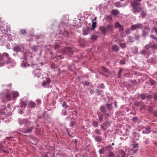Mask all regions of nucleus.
Masks as SVG:
<instances>
[{
    "mask_svg": "<svg viewBox=\"0 0 157 157\" xmlns=\"http://www.w3.org/2000/svg\"><path fill=\"white\" fill-rule=\"evenodd\" d=\"M120 63L121 64H125V60L124 59L121 60L120 61Z\"/></svg>",
    "mask_w": 157,
    "mask_h": 157,
    "instance_id": "obj_49",
    "label": "nucleus"
},
{
    "mask_svg": "<svg viewBox=\"0 0 157 157\" xmlns=\"http://www.w3.org/2000/svg\"><path fill=\"white\" fill-rule=\"evenodd\" d=\"M95 139L96 141L99 142L101 140V138L100 136H97L95 138Z\"/></svg>",
    "mask_w": 157,
    "mask_h": 157,
    "instance_id": "obj_29",
    "label": "nucleus"
},
{
    "mask_svg": "<svg viewBox=\"0 0 157 157\" xmlns=\"http://www.w3.org/2000/svg\"><path fill=\"white\" fill-rule=\"evenodd\" d=\"M59 48V45L57 44H55L54 46V49H55L57 50Z\"/></svg>",
    "mask_w": 157,
    "mask_h": 157,
    "instance_id": "obj_40",
    "label": "nucleus"
},
{
    "mask_svg": "<svg viewBox=\"0 0 157 157\" xmlns=\"http://www.w3.org/2000/svg\"><path fill=\"white\" fill-rule=\"evenodd\" d=\"M33 128H29L27 129V130H25V131H23V132L25 133L26 132H31L33 129Z\"/></svg>",
    "mask_w": 157,
    "mask_h": 157,
    "instance_id": "obj_22",
    "label": "nucleus"
},
{
    "mask_svg": "<svg viewBox=\"0 0 157 157\" xmlns=\"http://www.w3.org/2000/svg\"><path fill=\"white\" fill-rule=\"evenodd\" d=\"M62 106L64 108H66L67 107V105L66 104V103L64 102H63L62 104Z\"/></svg>",
    "mask_w": 157,
    "mask_h": 157,
    "instance_id": "obj_58",
    "label": "nucleus"
},
{
    "mask_svg": "<svg viewBox=\"0 0 157 157\" xmlns=\"http://www.w3.org/2000/svg\"><path fill=\"white\" fill-rule=\"evenodd\" d=\"M102 70L103 71H104V72H106L107 73H108V69L105 68V67H102Z\"/></svg>",
    "mask_w": 157,
    "mask_h": 157,
    "instance_id": "obj_39",
    "label": "nucleus"
},
{
    "mask_svg": "<svg viewBox=\"0 0 157 157\" xmlns=\"http://www.w3.org/2000/svg\"><path fill=\"white\" fill-rule=\"evenodd\" d=\"M92 125L94 127H96L98 125V122L96 121H93L92 123Z\"/></svg>",
    "mask_w": 157,
    "mask_h": 157,
    "instance_id": "obj_28",
    "label": "nucleus"
},
{
    "mask_svg": "<svg viewBox=\"0 0 157 157\" xmlns=\"http://www.w3.org/2000/svg\"><path fill=\"white\" fill-rule=\"evenodd\" d=\"M89 85V82L88 81H86L85 82L84 85V86H88Z\"/></svg>",
    "mask_w": 157,
    "mask_h": 157,
    "instance_id": "obj_57",
    "label": "nucleus"
},
{
    "mask_svg": "<svg viewBox=\"0 0 157 157\" xmlns=\"http://www.w3.org/2000/svg\"><path fill=\"white\" fill-rule=\"evenodd\" d=\"M100 110L103 113H105L106 112V110L104 107L101 106L100 108Z\"/></svg>",
    "mask_w": 157,
    "mask_h": 157,
    "instance_id": "obj_26",
    "label": "nucleus"
},
{
    "mask_svg": "<svg viewBox=\"0 0 157 157\" xmlns=\"http://www.w3.org/2000/svg\"><path fill=\"white\" fill-rule=\"evenodd\" d=\"M122 70L121 69H120L118 72V77L120 78L121 77V74L122 73Z\"/></svg>",
    "mask_w": 157,
    "mask_h": 157,
    "instance_id": "obj_42",
    "label": "nucleus"
},
{
    "mask_svg": "<svg viewBox=\"0 0 157 157\" xmlns=\"http://www.w3.org/2000/svg\"><path fill=\"white\" fill-rule=\"evenodd\" d=\"M151 132L150 128H145L142 131L143 133L145 134H149Z\"/></svg>",
    "mask_w": 157,
    "mask_h": 157,
    "instance_id": "obj_14",
    "label": "nucleus"
},
{
    "mask_svg": "<svg viewBox=\"0 0 157 157\" xmlns=\"http://www.w3.org/2000/svg\"><path fill=\"white\" fill-rule=\"evenodd\" d=\"M91 38L94 40H96L97 38V36L95 35H92Z\"/></svg>",
    "mask_w": 157,
    "mask_h": 157,
    "instance_id": "obj_52",
    "label": "nucleus"
},
{
    "mask_svg": "<svg viewBox=\"0 0 157 157\" xmlns=\"http://www.w3.org/2000/svg\"><path fill=\"white\" fill-rule=\"evenodd\" d=\"M67 50L69 51V52H70V54L72 52V50L70 48H68L67 49Z\"/></svg>",
    "mask_w": 157,
    "mask_h": 157,
    "instance_id": "obj_61",
    "label": "nucleus"
},
{
    "mask_svg": "<svg viewBox=\"0 0 157 157\" xmlns=\"http://www.w3.org/2000/svg\"><path fill=\"white\" fill-rule=\"evenodd\" d=\"M50 82L51 80L49 78H46L45 80L43 81L42 83V86L44 87H47Z\"/></svg>",
    "mask_w": 157,
    "mask_h": 157,
    "instance_id": "obj_4",
    "label": "nucleus"
},
{
    "mask_svg": "<svg viewBox=\"0 0 157 157\" xmlns=\"http://www.w3.org/2000/svg\"><path fill=\"white\" fill-rule=\"evenodd\" d=\"M133 146V148L131 150V151H132V154L135 153L138 149V145L137 144H132Z\"/></svg>",
    "mask_w": 157,
    "mask_h": 157,
    "instance_id": "obj_7",
    "label": "nucleus"
},
{
    "mask_svg": "<svg viewBox=\"0 0 157 157\" xmlns=\"http://www.w3.org/2000/svg\"><path fill=\"white\" fill-rule=\"evenodd\" d=\"M114 155V154L113 152H111L108 154V157H113Z\"/></svg>",
    "mask_w": 157,
    "mask_h": 157,
    "instance_id": "obj_46",
    "label": "nucleus"
},
{
    "mask_svg": "<svg viewBox=\"0 0 157 157\" xmlns=\"http://www.w3.org/2000/svg\"><path fill=\"white\" fill-rule=\"evenodd\" d=\"M28 104L29 107L31 108H35L36 105V104L35 102L31 101H29Z\"/></svg>",
    "mask_w": 157,
    "mask_h": 157,
    "instance_id": "obj_10",
    "label": "nucleus"
},
{
    "mask_svg": "<svg viewBox=\"0 0 157 157\" xmlns=\"http://www.w3.org/2000/svg\"><path fill=\"white\" fill-rule=\"evenodd\" d=\"M106 28L108 32H112L114 30L113 26L111 25H107Z\"/></svg>",
    "mask_w": 157,
    "mask_h": 157,
    "instance_id": "obj_13",
    "label": "nucleus"
},
{
    "mask_svg": "<svg viewBox=\"0 0 157 157\" xmlns=\"http://www.w3.org/2000/svg\"><path fill=\"white\" fill-rule=\"evenodd\" d=\"M135 37L136 39V40H138L140 37V36L138 35H136V34L135 35Z\"/></svg>",
    "mask_w": 157,
    "mask_h": 157,
    "instance_id": "obj_60",
    "label": "nucleus"
},
{
    "mask_svg": "<svg viewBox=\"0 0 157 157\" xmlns=\"http://www.w3.org/2000/svg\"><path fill=\"white\" fill-rule=\"evenodd\" d=\"M132 11L135 13H136L139 12L138 8L136 7H132Z\"/></svg>",
    "mask_w": 157,
    "mask_h": 157,
    "instance_id": "obj_19",
    "label": "nucleus"
},
{
    "mask_svg": "<svg viewBox=\"0 0 157 157\" xmlns=\"http://www.w3.org/2000/svg\"><path fill=\"white\" fill-rule=\"evenodd\" d=\"M112 48L113 51L117 52L119 50V47L116 45L113 46Z\"/></svg>",
    "mask_w": 157,
    "mask_h": 157,
    "instance_id": "obj_15",
    "label": "nucleus"
},
{
    "mask_svg": "<svg viewBox=\"0 0 157 157\" xmlns=\"http://www.w3.org/2000/svg\"><path fill=\"white\" fill-rule=\"evenodd\" d=\"M107 107L109 110H110L112 108V105L110 104H106Z\"/></svg>",
    "mask_w": 157,
    "mask_h": 157,
    "instance_id": "obj_32",
    "label": "nucleus"
},
{
    "mask_svg": "<svg viewBox=\"0 0 157 157\" xmlns=\"http://www.w3.org/2000/svg\"><path fill=\"white\" fill-rule=\"evenodd\" d=\"M140 53L141 55H145L146 53V51H145L144 50H143L140 51Z\"/></svg>",
    "mask_w": 157,
    "mask_h": 157,
    "instance_id": "obj_43",
    "label": "nucleus"
},
{
    "mask_svg": "<svg viewBox=\"0 0 157 157\" xmlns=\"http://www.w3.org/2000/svg\"><path fill=\"white\" fill-rule=\"evenodd\" d=\"M13 95L14 98H16L18 96L19 93L17 91H14L13 92Z\"/></svg>",
    "mask_w": 157,
    "mask_h": 157,
    "instance_id": "obj_21",
    "label": "nucleus"
},
{
    "mask_svg": "<svg viewBox=\"0 0 157 157\" xmlns=\"http://www.w3.org/2000/svg\"><path fill=\"white\" fill-rule=\"evenodd\" d=\"M131 29H126L125 30V33L127 34H129L131 33Z\"/></svg>",
    "mask_w": 157,
    "mask_h": 157,
    "instance_id": "obj_41",
    "label": "nucleus"
},
{
    "mask_svg": "<svg viewBox=\"0 0 157 157\" xmlns=\"http://www.w3.org/2000/svg\"><path fill=\"white\" fill-rule=\"evenodd\" d=\"M130 3L132 6V7H136L137 6H141V4L140 2H139L135 0L133 1H131Z\"/></svg>",
    "mask_w": 157,
    "mask_h": 157,
    "instance_id": "obj_5",
    "label": "nucleus"
},
{
    "mask_svg": "<svg viewBox=\"0 0 157 157\" xmlns=\"http://www.w3.org/2000/svg\"><path fill=\"white\" fill-rule=\"evenodd\" d=\"M102 92L101 90H100L98 89H96V92L97 94H100Z\"/></svg>",
    "mask_w": 157,
    "mask_h": 157,
    "instance_id": "obj_59",
    "label": "nucleus"
},
{
    "mask_svg": "<svg viewBox=\"0 0 157 157\" xmlns=\"http://www.w3.org/2000/svg\"><path fill=\"white\" fill-rule=\"evenodd\" d=\"M5 59L7 60V61L11 59V58L9 57V54L7 53H4L2 55V60H4Z\"/></svg>",
    "mask_w": 157,
    "mask_h": 157,
    "instance_id": "obj_8",
    "label": "nucleus"
},
{
    "mask_svg": "<svg viewBox=\"0 0 157 157\" xmlns=\"http://www.w3.org/2000/svg\"><path fill=\"white\" fill-rule=\"evenodd\" d=\"M19 124H24L25 126H28L29 125L28 124H31V122L29 121L28 120L22 119L21 118H19L18 120Z\"/></svg>",
    "mask_w": 157,
    "mask_h": 157,
    "instance_id": "obj_1",
    "label": "nucleus"
},
{
    "mask_svg": "<svg viewBox=\"0 0 157 157\" xmlns=\"http://www.w3.org/2000/svg\"><path fill=\"white\" fill-rule=\"evenodd\" d=\"M132 120L134 122H136L138 121V118L136 117H134Z\"/></svg>",
    "mask_w": 157,
    "mask_h": 157,
    "instance_id": "obj_56",
    "label": "nucleus"
},
{
    "mask_svg": "<svg viewBox=\"0 0 157 157\" xmlns=\"http://www.w3.org/2000/svg\"><path fill=\"white\" fill-rule=\"evenodd\" d=\"M7 62L12 67L14 66L16 64L15 62L13 61H11V59L8 61H7Z\"/></svg>",
    "mask_w": 157,
    "mask_h": 157,
    "instance_id": "obj_16",
    "label": "nucleus"
},
{
    "mask_svg": "<svg viewBox=\"0 0 157 157\" xmlns=\"http://www.w3.org/2000/svg\"><path fill=\"white\" fill-rule=\"evenodd\" d=\"M96 23L95 22H93L92 25V28L93 29H94L95 27Z\"/></svg>",
    "mask_w": 157,
    "mask_h": 157,
    "instance_id": "obj_48",
    "label": "nucleus"
},
{
    "mask_svg": "<svg viewBox=\"0 0 157 157\" xmlns=\"http://www.w3.org/2000/svg\"><path fill=\"white\" fill-rule=\"evenodd\" d=\"M35 76L38 78H41L42 77L41 74L40 73L39 71H37L36 73L35 74Z\"/></svg>",
    "mask_w": 157,
    "mask_h": 157,
    "instance_id": "obj_24",
    "label": "nucleus"
},
{
    "mask_svg": "<svg viewBox=\"0 0 157 157\" xmlns=\"http://www.w3.org/2000/svg\"><path fill=\"white\" fill-rule=\"evenodd\" d=\"M152 44H147L145 46V48H146V49L147 50L150 48H152Z\"/></svg>",
    "mask_w": 157,
    "mask_h": 157,
    "instance_id": "obj_27",
    "label": "nucleus"
},
{
    "mask_svg": "<svg viewBox=\"0 0 157 157\" xmlns=\"http://www.w3.org/2000/svg\"><path fill=\"white\" fill-rule=\"evenodd\" d=\"M111 13L114 15H117L119 14V12L118 10H114L112 11Z\"/></svg>",
    "mask_w": 157,
    "mask_h": 157,
    "instance_id": "obj_17",
    "label": "nucleus"
},
{
    "mask_svg": "<svg viewBox=\"0 0 157 157\" xmlns=\"http://www.w3.org/2000/svg\"><path fill=\"white\" fill-rule=\"evenodd\" d=\"M141 17H142L143 18H144L147 15V14L146 13L144 12H143L141 13Z\"/></svg>",
    "mask_w": 157,
    "mask_h": 157,
    "instance_id": "obj_33",
    "label": "nucleus"
},
{
    "mask_svg": "<svg viewBox=\"0 0 157 157\" xmlns=\"http://www.w3.org/2000/svg\"><path fill=\"white\" fill-rule=\"evenodd\" d=\"M83 34L86 35L89 33V28L88 27L84 28L83 30Z\"/></svg>",
    "mask_w": 157,
    "mask_h": 157,
    "instance_id": "obj_12",
    "label": "nucleus"
},
{
    "mask_svg": "<svg viewBox=\"0 0 157 157\" xmlns=\"http://www.w3.org/2000/svg\"><path fill=\"white\" fill-rule=\"evenodd\" d=\"M152 29L153 30L155 31V32L156 33V34L157 35V28L156 27H155L152 28Z\"/></svg>",
    "mask_w": 157,
    "mask_h": 157,
    "instance_id": "obj_50",
    "label": "nucleus"
},
{
    "mask_svg": "<svg viewBox=\"0 0 157 157\" xmlns=\"http://www.w3.org/2000/svg\"><path fill=\"white\" fill-rule=\"evenodd\" d=\"M105 19L108 21H111L112 19V17L110 15L106 16L105 17Z\"/></svg>",
    "mask_w": 157,
    "mask_h": 157,
    "instance_id": "obj_20",
    "label": "nucleus"
},
{
    "mask_svg": "<svg viewBox=\"0 0 157 157\" xmlns=\"http://www.w3.org/2000/svg\"><path fill=\"white\" fill-rule=\"evenodd\" d=\"M94 132L98 135H100L101 134L100 130L98 129H96L94 131Z\"/></svg>",
    "mask_w": 157,
    "mask_h": 157,
    "instance_id": "obj_37",
    "label": "nucleus"
},
{
    "mask_svg": "<svg viewBox=\"0 0 157 157\" xmlns=\"http://www.w3.org/2000/svg\"><path fill=\"white\" fill-rule=\"evenodd\" d=\"M154 98L155 100H157V93L154 94Z\"/></svg>",
    "mask_w": 157,
    "mask_h": 157,
    "instance_id": "obj_62",
    "label": "nucleus"
},
{
    "mask_svg": "<svg viewBox=\"0 0 157 157\" xmlns=\"http://www.w3.org/2000/svg\"><path fill=\"white\" fill-rule=\"evenodd\" d=\"M26 104V102L24 101H22L20 103V106L21 107H25Z\"/></svg>",
    "mask_w": 157,
    "mask_h": 157,
    "instance_id": "obj_23",
    "label": "nucleus"
},
{
    "mask_svg": "<svg viewBox=\"0 0 157 157\" xmlns=\"http://www.w3.org/2000/svg\"><path fill=\"white\" fill-rule=\"evenodd\" d=\"M152 48L157 50V44H152Z\"/></svg>",
    "mask_w": 157,
    "mask_h": 157,
    "instance_id": "obj_44",
    "label": "nucleus"
},
{
    "mask_svg": "<svg viewBox=\"0 0 157 157\" xmlns=\"http://www.w3.org/2000/svg\"><path fill=\"white\" fill-rule=\"evenodd\" d=\"M114 5L116 7L118 8L122 7V5L119 2H115L114 3Z\"/></svg>",
    "mask_w": 157,
    "mask_h": 157,
    "instance_id": "obj_18",
    "label": "nucleus"
},
{
    "mask_svg": "<svg viewBox=\"0 0 157 157\" xmlns=\"http://www.w3.org/2000/svg\"><path fill=\"white\" fill-rule=\"evenodd\" d=\"M11 96L9 93H7L6 96V100L9 101L10 100Z\"/></svg>",
    "mask_w": 157,
    "mask_h": 157,
    "instance_id": "obj_25",
    "label": "nucleus"
},
{
    "mask_svg": "<svg viewBox=\"0 0 157 157\" xmlns=\"http://www.w3.org/2000/svg\"><path fill=\"white\" fill-rule=\"evenodd\" d=\"M99 28L102 33L104 35H105L106 34V33L108 32L107 28L104 26H101Z\"/></svg>",
    "mask_w": 157,
    "mask_h": 157,
    "instance_id": "obj_9",
    "label": "nucleus"
},
{
    "mask_svg": "<svg viewBox=\"0 0 157 157\" xmlns=\"http://www.w3.org/2000/svg\"><path fill=\"white\" fill-rule=\"evenodd\" d=\"M150 37L152 39L155 40L156 41H157V37L156 36H155L154 35H151L150 36Z\"/></svg>",
    "mask_w": 157,
    "mask_h": 157,
    "instance_id": "obj_34",
    "label": "nucleus"
},
{
    "mask_svg": "<svg viewBox=\"0 0 157 157\" xmlns=\"http://www.w3.org/2000/svg\"><path fill=\"white\" fill-rule=\"evenodd\" d=\"M142 35L144 37H146L148 35V33L144 31H143Z\"/></svg>",
    "mask_w": 157,
    "mask_h": 157,
    "instance_id": "obj_36",
    "label": "nucleus"
},
{
    "mask_svg": "<svg viewBox=\"0 0 157 157\" xmlns=\"http://www.w3.org/2000/svg\"><path fill=\"white\" fill-rule=\"evenodd\" d=\"M154 115L155 117H157V110L154 112Z\"/></svg>",
    "mask_w": 157,
    "mask_h": 157,
    "instance_id": "obj_64",
    "label": "nucleus"
},
{
    "mask_svg": "<svg viewBox=\"0 0 157 157\" xmlns=\"http://www.w3.org/2000/svg\"><path fill=\"white\" fill-rule=\"evenodd\" d=\"M36 102L38 105H40L41 103V101L40 99H38L36 100Z\"/></svg>",
    "mask_w": 157,
    "mask_h": 157,
    "instance_id": "obj_54",
    "label": "nucleus"
},
{
    "mask_svg": "<svg viewBox=\"0 0 157 157\" xmlns=\"http://www.w3.org/2000/svg\"><path fill=\"white\" fill-rule=\"evenodd\" d=\"M134 104L135 105L137 106H139L140 105V103L137 101H136L134 103Z\"/></svg>",
    "mask_w": 157,
    "mask_h": 157,
    "instance_id": "obj_47",
    "label": "nucleus"
},
{
    "mask_svg": "<svg viewBox=\"0 0 157 157\" xmlns=\"http://www.w3.org/2000/svg\"><path fill=\"white\" fill-rule=\"evenodd\" d=\"M62 34L65 36H67L69 35V33L67 31H65L62 33Z\"/></svg>",
    "mask_w": 157,
    "mask_h": 157,
    "instance_id": "obj_30",
    "label": "nucleus"
},
{
    "mask_svg": "<svg viewBox=\"0 0 157 157\" xmlns=\"http://www.w3.org/2000/svg\"><path fill=\"white\" fill-rule=\"evenodd\" d=\"M99 86L101 88H103L104 87V85L103 84H101L100 85H99Z\"/></svg>",
    "mask_w": 157,
    "mask_h": 157,
    "instance_id": "obj_63",
    "label": "nucleus"
},
{
    "mask_svg": "<svg viewBox=\"0 0 157 157\" xmlns=\"http://www.w3.org/2000/svg\"><path fill=\"white\" fill-rule=\"evenodd\" d=\"M120 46L122 48H124L126 47V45L125 43H121L120 44Z\"/></svg>",
    "mask_w": 157,
    "mask_h": 157,
    "instance_id": "obj_31",
    "label": "nucleus"
},
{
    "mask_svg": "<svg viewBox=\"0 0 157 157\" xmlns=\"http://www.w3.org/2000/svg\"><path fill=\"white\" fill-rule=\"evenodd\" d=\"M99 152L100 154H103L104 153V150L103 149H101L99 150Z\"/></svg>",
    "mask_w": 157,
    "mask_h": 157,
    "instance_id": "obj_51",
    "label": "nucleus"
},
{
    "mask_svg": "<svg viewBox=\"0 0 157 157\" xmlns=\"http://www.w3.org/2000/svg\"><path fill=\"white\" fill-rule=\"evenodd\" d=\"M20 32L22 34H25L26 33V31L25 29H21L20 30Z\"/></svg>",
    "mask_w": 157,
    "mask_h": 157,
    "instance_id": "obj_45",
    "label": "nucleus"
},
{
    "mask_svg": "<svg viewBox=\"0 0 157 157\" xmlns=\"http://www.w3.org/2000/svg\"><path fill=\"white\" fill-rule=\"evenodd\" d=\"M150 82L152 85L154 84L155 83V81L152 79L150 80Z\"/></svg>",
    "mask_w": 157,
    "mask_h": 157,
    "instance_id": "obj_53",
    "label": "nucleus"
},
{
    "mask_svg": "<svg viewBox=\"0 0 157 157\" xmlns=\"http://www.w3.org/2000/svg\"><path fill=\"white\" fill-rule=\"evenodd\" d=\"M40 129L36 128V133L37 134H39L40 132Z\"/></svg>",
    "mask_w": 157,
    "mask_h": 157,
    "instance_id": "obj_55",
    "label": "nucleus"
},
{
    "mask_svg": "<svg viewBox=\"0 0 157 157\" xmlns=\"http://www.w3.org/2000/svg\"><path fill=\"white\" fill-rule=\"evenodd\" d=\"M21 66L22 67L24 68L26 67L27 66H29L28 65V64L26 63H22V64H21Z\"/></svg>",
    "mask_w": 157,
    "mask_h": 157,
    "instance_id": "obj_35",
    "label": "nucleus"
},
{
    "mask_svg": "<svg viewBox=\"0 0 157 157\" xmlns=\"http://www.w3.org/2000/svg\"><path fill=\"white\" fill-rule=\"evenodd\" d=\"M129 42H132L134 41L133 38L131 36L129 37Z\"/></svg>",
    "mask_w": 157,
    "mask_h": 157,
    "instance_id": "obj_38",
    "label": "nucleus"
},
{
    "mask_svg": "<svg viewBox=\"0 0 157 157\" xmlns=\"http://www.w3.org/2000/svg\"><path fill=\"white\" fill-rule=\"evenodd\" d=\"M151 98V96L148 95L147 94H143L141 95V98L143 100H144L146 98L150 99Z\"/></svg>",
    "mask_w": 157,
    "mask_h": 157,
    "instance_id": "obj_11",
    "label": "nucleus"
},
{
    "mask_svg": "<svg viewBox=\"0 0 157 157\" xmlns=\"http://www.w3.org/2000/svg\"><path fill=\"white\" fill-rule=\"evenodd\" d=\"M24 48L22 45L16 46L13 48V50L16 52L20 51L22 52Z\"/></svg>",
    "mask_w": 157,
    "mask_h": 157,
    "instance_id": "obj_3",
    "label": "nucleus"
},
{
    "mask_svg": "<svg viewBox=\"0 0 157 157\" xmlns=\"http://www.w3.org/2000/svg\"><path fill=\"white\" fill-rule=\"evenodd\" d=\"M114 27L115 28H118L120 31H122L124 30L123 26L120 25L119 23L118 22L115 23Z\"/></svg>",
    "mask_w": 157,
    "mask_h": 157,
    "instance_id": "obj_6",
    "label": "nucleus"
},
{
    "mask_svg": "<svg viewBox=\"0 0 157 157\" xmlns=\"http://www.w3.org/2000/svg\"><path fill=\"white\" fill-rule=\"evenodd\" d=\"M142 25L140 23H138L136 24L133 25H131L130 27V29L132 31H133L136 29H142Z\"/></svg>",
    "mask_w": 157,
    "mask_h": 157,
    "instance_id": "obj_2",
    "label": "nucleus"
}]
</instances>
